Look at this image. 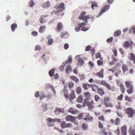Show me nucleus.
Wrapping results in <instances>:
<instances>
[{
  "mask_svg": "<svg viewBox=\"0 0 135 135\" xmlns=\"http://www.w3.org/2000/svg\"><path fill=\"white\" fill-rule=\"evenodd\" d=\"M126 87L127 88V93L129 94L133 92V87L132 82L131 81H127L125 82Z\"/></svg>",
  "mask_w": 135,
  "mask_h": 135,
  "instance_id": "nucleus-1",
  "label": "nucleus"
},
{
  "mask_svg": "<svg viewBox=\"0 0 135 135\" xmlns=\"http://www.w3.org/2000/svg\"><path fill=\"white\" fill-rule=\"evenodd\" d=\"M89 99L87 98L85 99L84 100L83 105L84 106H85L86 104H87V106L88 107V109H91L94 107V103L93 100L89 102Z\"/></svg>",
  "mask_w": 135,
  "mask_h": 135,
  "instance_id": "nucleus-2",
  "label": "nucleus"
},
{
  "mask_svg": "<svg viewBox=\"0 0 135 135\" xmlns=\"http://www.w3.org/2000/svg\"><path fill=\"white\" fill-rule=\"evenodd\" d=\"M85 14L86 13L85 12H82L79 16V19L82 20L84 21H85L87 23L88 22L87 20L89 19L90 17L88 15L85 16Z\"/></svg>",
  "mask_w": 135,
  "mask_h": 135,
  "instance_id": "nucleus-3",
  "label": "nucleus"
},
{
  "mask_svg": "<svg viewBox=\"0 0 135 135\" xmlns=\"http://www.w3.org/2000/svg\"><path fill=\"white\" fill-rule=\"evenodd\" d=\"M125 110L127 114L128 115V117L131 118L133 117L134 112V110L132 108L128 107Z\"/></svg>",
  "mask_w": 135,
  "mask_h": 135,
  "instance_id": "nucleus-4",
  "label": "nucleus"
},
{
  "mask_svg": "<svg viewBox=\"0 0 135 135\" xmlns=\"http://www.w3.org/2000/svg\"><path fill=\"white\" fill-rule=\"evenodd\" d=\"M99 84L100 85L105 86L108 90H112L113 91V90H112V87L110 85L106 82L105 81H101L99 82Z\"/></svg>",
  "mask_w": 135,
  "mask_h": 135,
  "instance_id": "nucleus-5",
  "label": "nucleus"
},
{
  "mask_svg": "<svg viewBox=\"0 0 135 135\" xmlns=\"http://www.w3.org/2000/svg\"><path fill=\"white\" fill-rule=\"evenodd\" d=\"M110 7V6L109 5H106L104 6L103 9L98 14L97 16L98 17H99L104 12L106 11H107L108 9Z\"/></svg>",
  "mask_w": 135,
  "mask_h": 135,
  "instance_id": "nucleus-6",
  "label": "nucleus"
},
{
  "mask_svg": "<svg viewBox=\"0 0 135 135\" xmlns=\"http://www.w3.org/2000/svg\"><path fill=\"white\" fill-rule=\"evenodd\" d=\"M133 44V42L131 41H125L123 44V46L125 48H127L129 47H131Z\"/></svg>",
  "mask_w": 135,
  "mask_h": 135,
  "instance_id": "nucleus-7",
  "label": "nucleus"
},
{
  "mask_svg": "<svg viewBox=\"0 0 135 135\" xmlns=\"http://www.w3.org/2000/svg\"><path fill=\"white\" fill-rule=\"evenodd\" d=\"M76 119V118L73 116L68 115L66 117V120L68 121H70L71 122H74Z\"/></svg>",
  "mask_w": 135,
  "mask_h": 135,
  "instance_id": "nucleus-8",
  "label": "nucleus"
},
{
  "mask_svg": "<svg viewBox=\"0 0 135 135\" xmlns=\"http://www.w3.org/2000/svg\"><path fill=\"white\" fill-rule=\"evenodd\" d=\"M75 91L74 90H72L70 94L69 95V98L70 101L74 99L76 97L75 94Z\"/></svg>",
  "mask_w": 135,
  "mask_h": 135,
  "instance_id": "nucleus-9",
  "label": "nucleus"
},
{
  "mask_svg": "<svg viewBox=\"0 0 135 135\" xmlns=\"http://www.w3.org/2000/svg\"><path fill=\"white\" fill-rule=\"evenodd\" d=\"M47 16V15L46 16L42 15L40 16L39 21L40 23H42L46 22V17Z\"/></svg>",
  "mask_w": 135,
  "mask_h": 135,
  "instance_id": "nucleus-10",
  "label": "nucleus"
},
{
  "mask_svg": "<svg viewBox=\"0 0 135 135\" xmlns=\"http://www.w3.org/2000/svg\"><path fill=\"white\" fill-rule=\"evenodd\" d=\"M121 133L122 135H127V127L126 126H124L121 128Z\"/></svg>",
  "mask_w": 135,
  "mask_h": 135,
  "instance_id": "nucleus-11",
  "label": "nucleus"
},
{
  "mask_svg": "<svg viewBox=\"0 0 135 135\" xmlns=\"http://www.w3.org/2000/svg\"><path fill=\"white\" fill-rule=\"evenodd\" d=\"M42 7L44 8H49L50 6V2L47 1L46 2L44 3L42 5Z\"/></svg>",
  "mask_w": 135,
  "mask_h": 135,
  "instance_id": "nucleus-12",
  "label": "nucleus"
},
{
  "mask_svg": "<svg viewBox=\"0 0 135 135\" xmlns=\"http://www.w3.org/2000/svg\"><path fill=\"white\" fill-rule=\"evenodd\" d=\"M85 25L84 23H83L78 24V27H76L75 28V30L76 32H79L80 30V28L81 27L84 26Z\"/></svg>",
  "mask_w": 135,
  "mask_h": 135,
  "instance_id": "nucleus-13",
  "label": "nucleus"
},
{
  "mask_svg": "<svg viewBox=\"0 0 135 135\" xmlns=\"http://www.w3.org/2000/svg\"><path fill=\"white\" fill-rule=\"evenodd\" d=\"M92 85L84 83L83 84V87L84 89L85 90H88V88L91 87Z\"/></svg>",
  "mask_w": 135,
  "mask_h": 135,
  "instance_id": "nucleus-14",
  "label": "nucleus"
},
{
  "mask_svg": "<svg viewBox=\"0 0 135 135\" xmlns=\"http://www.w3.org/2000/svg\"><path fill=\"white\" fill-rule=\"evenodd\" d=\"M104 69H102L100 71L98 72L96 75V76L99 78H102L103 77Z\"/></svg>",
  "mask_w": 135,
  "mask_h": 135,
  "instance_id": "nucleus-15",
  "label": "nucleus"
},
{
  "mask_svg": "<svg viewBox=\"0 0 135 135\" xmlns=\"http://www.w3.org/2000/svg\"><path fill=\"white\" fill-rule=\"evenodd\" d=\"M92 6H91L92 9H97L98 7V6L97 5V3L95 2L92 1L91 2Z\"/></svg>",
  "mask_w": 135,
  "mask_h": 135,
  "instance_id": "nucleus-16",
  "label": "nucleus"
},
{
  "mask_svg": "<svg viewBox=\"0 0 135 135\" xmlns=\"http://www.w3.org/2000/svg\"><path fill=\"white\" fill-rule=\"evenodd\" d=\"M65 4L63 3H61L57 7V9H60L61 11L64 10L65 9L64 7Z\"/></svg>",
  "mask_w": 135,
  "mask_h": 135,
  "instance_id": "nucleus-17",
  "label": "nucleus"
},
{
  "mask_svg": "<svg viewBox=\"0 0 135 135\" xmlns=\"http://www.w3.org/2000/svg\"><path fill=\"white\" fill-rule=\"evenodd\" d=\"M134 128L130 127L129 129V134L130 135H135V130L134 129ZM135 129V127L134 128Z\"/></svg>",
  "mask_w": 135,
  "mask_h": 135,
  "instance_id": "nucleus-18",
  "label": "nucleus"
},
{
  "mask_svg": "<svg viewBox=\"0 0 135 135\" xmlns=\"http://www.w3.org/2000/svg\"><path fill=\"white\" fill-rule=\"evenodd\" d=\"M77 110L76 109L73 108H70L68 110V112H69L74 114H76L77 113Z\"/></svg>",
  "mask_w": 135,
  "mask_h": 135,
  "instance_id": "nucleus-19",
  "label": "nucleus"
},
{
  "mask_svg": "<svg viewBox=\"0 0 135 135\" xmlns=\"http://www.w3.org/2000/svg\"><path fill=\"white\" fill-rule=\"evenodd\" d=\"M98 93L101 96L103 95L105 92L103 89L101 88H99L98 89Z\"/></svg>",
  "mask_w": 135,
  "mask_h": 135,
  "instance_id": "nucleus-20",
  "label": "nucleus"
},
{
  "mask_svg": "<svg viewBox=\"0 0 135 135\" xmlns=\"http://www.w3.org/2000/svg\"><path fill=\"white\" fill-rule=\"evenodd\" d=\"M62 28V24L61 22H59L57 25V31L59 32Z\"/></svg>",
  "mask_w": 135,
  "mask_h": 135,
  "instance_id": "nucleus-21",
  "label": "nucleus"
},
{
  "mask_svg": "<svg viewBox=\"0 0 135 135\" xmlns=\"http://www.w3.org/2000/svg\"><path fill=\"white\" fill-rule=\"evenodd\" d=\"M65 97L69 99V96L68 94V90L67 89H64L63 90Z\"/></svg>",
  "mask_w": 135,
  "mask_h": 135,
  "instance_id": "nucleus-22",
  "label": "nucleus"
},
{
  "mask_svg": "<svg viewBox=\"0 0 135 135\" xmlns=\"http://www.w3.org/2000/svg\"><path fill=\"white\" fill-rule=\"evenodd\" d=\"M120 87L122 93L123 94H124L125 92V89L124 85L123 84H120Z\"/></svg>",
  "mask_w": 135,
  "mask_h": 135,
  "instance_id": "nucleus-23",
  "label": "nucleus"
},
{
  "mask_svg": "<svg viewBox=\"0 0 135 135\" xmlns=\"http://www.w3.org/2000/svg\"><path fill=\"white\" fill-rule=\"evenodd\" d=\"M48 119H49V120L50 121H51V120H52L53 122H61L60 119L59 118H55L53 119L51 118H48Z\"/></svg>",
  "mask_w": 135,
  "mask_h": 135,
  "instance_id": "nucleus-24",
  "label": "nucleus"
},
{
  "mask_svg": "<svg viewBox=\"0 0 135 135\" xmlns=\"http://www.w3.org/2000/svg\"><path fill=\"white\" fill-rule=\"evenodd\" d=\"M128 67L127 65H123L122 66V70L124 73L128 70Z\"/></svg>",
  "mask_w": 135,
  "mask_h": 135,
  "instance_id": "nucleus-25",
  "label": "nucleus"
},
{
  "mask_svg": "<svg viewBox=\"0 0 135 135\" xmlns=\"http://www.w3.org/2000/svg\"><path fill=\"white\" fill-rule=\"evenodd\" d=\"M17 27V25L15 23L12 24L11 25V28L12 31H14L15 29Z\"/></svg>",
  "mask_w": 135,
  "mask_h": 135,
  "instance_id": "nucleus-26",
  "label": "nucleus"
},
{
  "mask_svg": "<svg viewBox=\"0 0 135 135\" xmlns=\"http://www.w3.org/2000/svg\"><path fill=\"white\" fill-rule=\"evenodd\" d=\"M55 69H52L49 71V75L50 77H52L54 73Z\"/></svg>",
  "mask_w": 135,
  "mask_h": 135,
  "instance_id": "nucleus-27",
  "label": "nucleus"
},
{
  "mask_svg": "<svg viewBox=\"0 0 135 135\" xmlns=\"http://www.w3.org/2000/svg\"><path fill=\"white\" fill-rule=\"evenodd\" d=\"M130 59L133 61L134 63L135 64V56L133 53H131L130 56Z\"/></svg>",
  "mask_w": 135,
  "mask_h": 135,
  "instance_id": "nucleus-28",
  "label": "nucleus"
},
{
  "mask_svg": "<svg viewBox=\"0 0 135 135\" xmlns=\"http://www.w3.org/2000/svg\"><path fill=\"white\" fill-rule=\"evenodd\" d=\"M71 67L70 65H69L67 66L65 70L66 73H68L69 72L71 71Z\"/></svg>",
  "mask_w": 135,
  "mask_h": 135,
  "instance_id": "nucleus-29",
  "label": "nucleus"
},
{
  "mask_svg": "<svg viewBox=\"0 0 135 135\" xmlns=\"http://www.w3.org/2000/svg\"><path fill=\"white\" fill-rule=\"evenodd\" d=\"M93 119V117L90 115L89 114H88L86 115V118H84V119L85 120H92Z\"/></svg>",
  "mask_w": 135,
  "mask_h": 135,
  "instance_id": "nucleus-30",
  "label": "nucleus"
},
{
  "mask_svg": "<svg viewBox=\"0 0 135 135\" xmlns=\"http://www.w3.org/2000/svg\"><path fill=\"white\" fill-rule=\"evenodd\" d=\"M84 62V61L82 59L79 58L78 59V65L79 66H81L83 64Z\"/></svg>",
  "mask_w": 135,
  "mask_h": 135,
  "instance_id": "nucleus-31",
  "label": "nucleus"
},
{
  "mask_svg": "<svg viewBox=\"0 0 135 135\" xmlns=\"http://www.w3.org/2000/svg\"><path fill=\"white\" fill-rule=\"evenodd\" d=\"M46 26H41L39 28V32L41 33L43 32Z\"/></svg>",
  "mask_w": 135,
  "mask_h": 135,
  "instance_id": "nucleus-32",
  "label": "nucleus"
},
{
  "mask_svg": "<svg viewBox=\"0 0 135 135\" xmlns=\"http://www.w3.org/2000/svg\"><path fill=\"white\" fill-rule=\"evenodd\" d=\"M83 99V97L81 95H80L78 98L77 101L79 103H81L82 102Z\"/></svg>",
  "mask_w": 135,
  "mask_h": 135,
  "instance_id": "nucleus-33",
  "label": "nucleus"
},
{
  "mask_svg": "<svg viewBox=\"0 0 135 135\" xmlns=\"http://www.w3.org/2000/svg\"><path fill=\"white\" fill-rule=\"evenodd\" d=\"M70 78L72 80L75 81L77 83L78 82V80L77 78L75 76H70Z\"/></svg>",
  "mask_w": 135,
  "mask_h": 135,
  "instance_id": "nucleus-34",
  "label": "nucleus"
},
{
  "mask_svg": "<svg viewBox=\"0 0 135 135\" xmlns=\"http://www.w3.org/2000/svg\"><path fill=\"white\" fill-rule=\"evenodd\" d=\"M48 118H48L46 119V121L48 122L49 126H53L54 125V122H53L52 120H51V121H50V120H49V119H48Z\"/></svg>",
  "mask_w": 135,
  "mask_h": 135,
  "instance_id": "nucleus-35",
  "label": "nucleus"
},
{
  "mask_svg": "<svg viewBox=\"0 0 135 135\" xmlns=\"http://www.w3.org/2000/svg\"><path fill=\"white\" fill-rule=\"evenodd\" d=\"M64 109L63 108H58L56 109L55 112H58L61 113H64Z\"/></svg>",
  "mask_w": 135,
  "mask_h": 135,
  "instance_id": "nucleus-36",
  "label": "nucleus"
},
{
  "mask_svg": "<svg viewBox=\"0 0 135 135\" xmlns=\"http://www.w3.org/2000/svg\"><path fill=\"white\" fill-rule=\"evenodd\" d=\"M117 60L115 58V57L113 58V60L109 63V65L111 66L114 64L117 61Z\"/></svg>",
  "mask_w": 135,
  "mask_h": 135,
  "instance_id": "nucleus-37",
  "label": "nucleus"
},
{
  "mask_svg": "<svg viewBox=\"0 0 135 135\" xmlns=\"http://www.w3.org/2000/svg\"><path fill=\"white\" fill-rule=\"evenodd\" d=\"M121 34V31L119 30L116 31L114 33V35L115 36H120Z\"/></svg>",
  "mask_w": 135,
  "mask_h": 135,
  "instance_id": "nucleus-38",
  "label": "nucleus"
},
{
  "mask_svg": "<svg viewBox=\"0 0 135 135\" xmlns=\"http://www.w3.org/2000/svg\"><path fill=\"white\" fill-rule=\"evenodd\" d=\"M105 106L106 107H112L113 106V105L110 102L107 103H105Z\"/></svg>",
  "mask_w": 135,
  "mask_h": 135,
  "instance_id": "nucleus-39",
  "label": "nucleus"
},
{
  "mask_svg": "<svg viewBox=\"0 0 135 135\" xmlns=\"http://www.w3.org/2000/svg\"><path fill=\"white\" fill-rule=\"evenodd\" d=\"M66 123L65 122L62 121L61 122V126L62 128H65V126Z\"/></svg>",
  "mask_w": 135,
  "mask_h": 135,
  "instance_id": "nucleus-40",
  "label": "nucleus"
},
{
  "mask_svg": "<svg viewBox=\"0 0 135 135\" xmlns=\"http://www.w3.org/2000/svg\"><path fill=\"white\" fill-rule=\"evenodd\" d=\"M91 87H92V90L94 91H95L98 89V87L96 85H92Z\"/></svg>",
  "mask_w": 135,
  "mask_h": 135,
  "instance_id": "nucleus-41",
  "label": "nucleus"
},
{
  "mask_svg": "<svg viewBox=\"0 0 135 135\" xmlns=\"http://www.w3.org/2000/svg\"><path fill=\"white\" fill-rule=\"evenodd\" d=\"M123 98V95L122 94H120L119 96H118L117 98L118 100L121 101L122 100Z\"/></svg>",
  "mask_w": 135,
  "mask_h": 135,
  "instance_id": "nucleus-42",
  "label": "nucleus"
},
{
  "mask_svg": "<svg viewBox=\"0 0 135 135\" xmlns=\"http://www.w3.org/2000/svg\"><path fill=\"white\" fill-rule=\"evenodd\" d=\"M120 119L118 118H117L114 121L115 124L116 125H117L119 123Z\"/></svg>",
  "mask_w": 135,
  "mask_h": 135,
  "instance_id": "nucleus-43",
  "label": "nucleus"
},
{
  "mask_svg": "<svg viewBox=\"0 0 135 135\" xmlns=\"http://www.w3.org/2000/svg\"><path fill=\"white\" fill-rule=\"evenodd\" d=\"M99 120L104 121L105 120V118L103 115H102L99 116L98 118Z\"/></svg>",
  "mask_w": 135,
  "mask_h": 135,
  "instance_id": "nucleus-44",
  "label": "nucleus"
},
{
  "mask_svg": "<svg viewBox=\"0 0 135 135\" xmlns=\"http://www.w3.org/2000/svg\"><path fill=\"white\" fill-rule=\"evenodd\" d=\"M81 28V30L83 31H86L89 28V27H82Z\"/></svg>",
  "mask_w": 135,
  "mask_h": 135,
  "instance_id": "nucleus-45",
  "label": "nucleus"
},
{
  "mask_svg": "<svg viewBox=\"0 0 135 135\" xmlns=\"http://www.w3.org/2000/svg\"><path fill=\"white\" fill-rule=\"evenodd\" d=\"M76 91L77 94H79L81 92V89L80 87H77L76 89Z\"/></svg>",
  "mask_w": 135,
  "mask_h": 135,
  "instance_id": "nucleus-46",
  "label": "nucleus"
},
{
  "mask_svg": "<svg viewBox=\"0 0 135 135\" xmlns=\"http://www.w3.org/2000/svg\"><path fill=\"white\" fill-rule=\"evenodd\" d=\"M98 123L99 128L100 129H102L103 127V124H102V123L99 121L98 122Z\"/></svg>",
  "mask_w": 135,
  "mask_h": 135,
  "instance_id": "nucleus-47",
  "label": "nucleus"
},
{
  "mask_svg": "<svg viewBox=\"0 0 135 135\" xmlns=\"http://www.w3.org/2000/svg\"><path fill=\"white\" fill-rule=\"evenodd\" d=\"M110 100V98L109 97H105L104 98V101L105 103L109 101Z\"/></svg>",
  "mask_w": 135,
  "mask_h": 135,
  "instance_id": "nucleus-48",
  "label": "nucleus"
},
{
  "mask_svg": "<svg viewBox=\"0 0 135 135\" xmlns=\"http://www.w3.org/2000/svg\"><path fill=\"white\" fill-rule=\"evenodd\" d=\"M53 42V40L52 39H49L48 42L47 44L48 45H51L52 44Z\"/></svg>",
  "mask_w": 135,
  "mask_h": 135,
  "instance_id": "nucleus-49",
  "label": "nucleus"
},
{
  "mask_svg": "<svg viewBox=\"0 0 135 135\" xmlns=\"http://www.w3.org/2000/svg\"><path fill=\"white\" fill-rule=\"evenodd\" d=\"M68 60L66 61V62L68 63H71L72 60L71 56H69L68 57Z\"/></svg>",
  "mask_w": 135,
  "mask_h": 135,
  "instance_id": "nucleus-50",
  "label": "nucleus"
},
{
  "mask_svg": "<svg viewBox=\"0 0 135 135\" xmlns=\"http://www.w3.org/2000/svg\"><path fill=\"white\" fill-rule=\"evenodd\" d=\"M113 38L112 37L108 38L107 40V42L108 43L111 42H112Z\"/></svg>",
  "mask_w": 135,
  "mask_h": 135,
  "instance_id": "nucleus-51",
  "label": "nucleus"
},
{
  "mask_svg": "<svg viewBox=\"0 0 135 135\" xmlns=\"http://www.w3.org/2000/svg\"><path fill=\"white\" fill-rule=\"evenodd\" d=\"M125 100L128 101L129 102H131L132 101L131 98L128 96H126L125 98Z\"/></svg>",
  "mask_w": 135,
  "mask_h": 135,
  "instance_id": "nucleus-52",
  "label": "nucleus"
},
{
  "mask_svg": "<svg viewBox=\"0 0 135 135\" xmlns=\"http://www.w3.org/2000/svg\"><path fill=\"white\" fill-rule=\"evenodd\" d=\"M112 51L113 52L115 56H117V50L116 49H114L112 50Z\"/></svg>",
  "mask_w": 135,
  "mask_h": 135,
  "instance_id": "nucleus-53",
  "label": "nucleus"
},
{
  "mask_svg": "<svg viewBox=\"0 0 135 135\" xmlns=\"http://www.w3.org/2000/svg\"><path fill=\"white\" fill-rule=\"evenodd\" d=\"M97 63L99 66L102 65H103V62L102 61L98 60L97 61Z\"/></svg>",
  "mask_w": 135,
  "mask_h": 135,
  "instance_id": "nucleus-54",
  "label": "nucleus"
},
{
  "mask_svg": "<svg viewBox=\"0 0 135 135\" xmlns=\"http://www.w3.org/2000/svg\"><path fill=\"white\" fill-rule=\"evenodd\" d=\"M95 100L96 102H98L100 98L99 96L97 95H96L95 96Z\"/></svg>",
  "mask_w": 135,
  "mask_h": 135,
  "instance_id": "nucleus-55",
  "label": "nucleus"
},
{
  "mask_svg": "<svg viewBox=\"0 0 135 135\" xmlns=\"http://www.w3.org/2000/svg\"><path fill=\"white\" fill-rule=\"evenodd\" d=\"M42 107L43 108V111H45L47 110V108L46 105L43 104L42 105Z\"/></svg>",
  "mask_w": 135,
  "mask_h": 135,
  "instance_id": "nucleus-56",
  "label": "nucleus"
},
{
  "mask_svg": "<svg viewBox=\"0 0 135 135\" xmlns=\"http://www.w3.org/2000/svg\"><path fill=\"white\" fill-rule=\"evenodd\" d=\"M34 4V3L33 2V0H31L29 3V5L31 7H32L33 6Z\"/></svg>",
  "mask_w": 135,
  "mask_h": 135,
  "instance_id": "nucleus-57",
  "label": "nucleus"
},
{
  "mask_svg": "<svg viewBox=\"0 0 135 135\" xmlns=\"http://www.w3.org/2000/svg\"><path fill=\"white\" fill-rule=\"evenodd\" d=\"M41 49V47L38 45H37L35 47V51L40 50Z\"/></svg>",
  "mask_w": 135,
  "mask_h": 135,
  "instance_id": "nucleus-58",
  "label": "nucleus"
},
{
  "mask_svg": "<svg viewBox=\"0 0 135 135\" xmlns=\"http://www.w3.org/2000/svg\"><path fill=\"white\" fill-rule=\"evenodd\" d=\"M82 129L84 130H86L87 128V125L86 124H84L82 125Z\"/></svg>",
  "mask_w": 135,
  "mask_h": 135,
  "instance_id": "nucleus-59",
  "label": "nucleus"
},
{
  "mask_svg": "<svg viewBox=\"0 0 135 135\" xmlns=\"http://www.w3.org/2000/svg\"><path fill=\"white\" fill-rule=\"evenodd\" d=\"M84 95L86 97H89L91 96L90 94L88 92L85 93L84 94Z\"/></svg>",
  "mask_w": 135,
  "mask_h": 135,
  "instance_id": "nucleus-60",
  "label": "nucleus"
},
{
  "mask_svg": "<svg viewBox=\"0 0 135 135\" xmlns=\"http://www.w3.org/2000/svg\"><path fill=\"white\" fill-rule=\"evenodd\" d=\"M95 56L96 59L100 58L101 56V54L100 53L98 52L96 54Z\"/></svg>",
  "mask_w": 135,
  "mask_h": 135,
  "instance_id": "nucleus-61",
  "label": "nucleus"
},
{
  "mask_svg": "<svg viewBox=\"0 0 135 135\" xmlns=\"http://www.w3.org/2000/svg\"><path fill=\"white\" fill-rule=\"evenodd\" d=\"M74 85V84L72 82H70L69 84V88H72Z\"/></svg>",
  "mask_w": 135,
  "mask_h": 135,
  "instance_id": "nucleus-62",
  "label": "nucleus"
},
{
  "mask_svg": "<svg viewBox=\"0 0 135 135\" xmlns=\"http://www.w3.org/2000/svg\"><path fill=\"white\" fill-rule=\"evenodd\" d=\"M64 66L63 65H61L59 68V69L60 71H62L64 70Z\"/></svg>",
  "mask_w": 135,
  "mask_h": 135,
  "instance_id": "nucleus-63",
  "label": "nucleus"
},
{
  "mask_svg": "<svg viewBox=\"0 0 135 135\" xmlns=\"http://www.w3.org/2000/svg\"><path fill=\"white\" fill-rule=\"evenodd\" d=\"M69 47V46L68 44H65L64 45V49L66 50L68 49Z\"/></svg>",
  "mask_w": 135,
  "mask_h": 135,
  "instance_id": "nucleus-64",
  "label": "nucleus"
}]
</instances>
